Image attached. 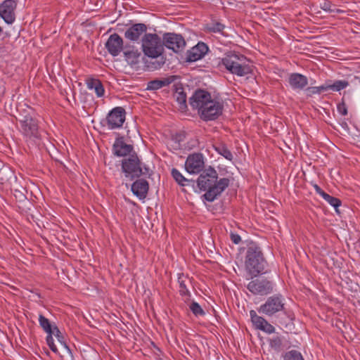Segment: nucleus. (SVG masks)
<instances>
[{"label":"nucleus","instance_id":"nucleus-6","mask_svg":"<svg viewBox=\"0 0 360 360\" xmlns=\"http://www.w3.org/2000/svg\"><path fill=\"white\" fill-rule=\"evenodd\" d=\"M283 297L281 295H275L268 297L264 304L258 309L259 313L272 316L274 314L282 311L284 308Z\"/></svg>","mask_w":360,"mask_h":360},{"label":"nucleus","instance_id":"nucleus-46","mask_svg":"<svg viewBox=\"0 0 360 360\" xmlns=\"http://www.w3.org/2000/svg\"><path fill=\"white\" fill-rule=\"evenodd\" d=\"M359 82H360V78H359Z\"/></svg>","mask_w":360,"mask_h":360},{"label":"nucleus","instance_id":"nucleus-21","mask_svg":"<svg viewBox=\"0 0 360 360\" xmlns=\"http://www.w3.org/2000/svg\"><path fill=\"white\" fill-rule=\"evenodd\" d=\"M149 189L148 182L143 179H138L131 185V191L140 200L146 198Z\"/></svg>","mask_w":360,"mask_h":360},{"label":"nucleus","instance_id":"nucleus-3","mask_svg":"<svg viewBox=\"0 0 360 360\" xmlns=\"http://www.w3.org/2000/svg\"><path fill=\"white\" fill-rule=\"evenodd\" d=\"M266 262L264 257L261 248L256 244H251L246 252L245 268L248 272L253 277L263 274Z\"/></svg>","mask_w":360,"mask_h":360},{"label":"nucleus","instance_id":"nucleus-42","mask_svg":"<svg viewBox=\"0 0 360 360\" xmlns=\"http://www.w3.org/2000/svg\"><path fill=\"white\" fill-rule=\"evenodd\" d=\"M314 188L316 192L318 194H319L321 196L323 197L326 194V193L317 184H314Z\"/></svg>","mask_w":360,"mask_h":360},{"label":"nucleus","instance_id":"nucleus-9","mask_svg":"<svg viewBox=\"0 0 360 360\" xmlns=\"http://www.w3.org/2000/svg\"><path fill=\"white\" fill-rule=\"evenodd\" d=\"M163 44L175 53L182 51L186 46V41L181 34L165 33L163 36Z\"/></svg>","mask_w":360,"mask_h":360},{"label":"nucleus","instance_id":"nucleus-35","mask_svg":"<svg viewBox=\"0 0 360 360\" xmlns=\"http://www.w3.org/2000/svg\"><path fill=\"white\" fill-rule=\"evenodd\" d=\"M190 309L195 316H202L205 314V311L196 302L191 304Z\"/></svg>","mask_w":360,"mask_h":360},{"label":"nucleus","instance_id":"nucleus-18","mask_svg":"<svg viewBox=\"0 0 360 360\" xmlns=\"http://www.w3.org/2000/svg\"><path fill=\"white\" fill-rule=\"evenodd\" d=\"M147 26L144 23H136L130 26L124 32V37L132 41H138L143 34H146Z\"/></svg>","mask_w":360,"mask_h":360},{"label":"nucleus","instance_id":"nucleus-12","mask_svg":"<svg viewBox=\"0 0 360 360\" xmlns=\"http://www.w3.org/2000/svg\"><path fill=\"white\" fill-rule=\"evenodd\" d=\"M17 2L15 0H4L0 4V17L8 24H12L15 20V10Z\"/></svg>","mask_w":360,"mask_h":360},{"label":"nucleus","instance_id":"nucleus-25","mask_svg":"<svg viewBox=\"0 0 360 360\" xmlns=\"http://www.w3.org/2000/svg\"><path fill=\"white\" fill-rule=\"evenodd\" d=\"M124 55L126 61L131 66L138 65L139 63L140 57L141 56V53L137 50L126 51L124 52Z\"/></svg>","mask_w":360,"mask_h":360},{"label":"nucleus","instance_id":"nucleus-22","mask_svg":"<svg viewBox=\"0 0 360 360\" xmlns=\"http://www.w3.org/2000/svg\"><path fill=\"white\" fill-rule=\"evenodd\" d=\"M176 79V76L172 75L168 77H165L162 79H156L151 81H149L147 83L146 90L148 91H156L162 87L167 86L172 82H174Z\"/></svg>","mask_w":360,"mask_h":360},{"label":"nucleus","instance_id":"nucleus-4","mask_svg":"<svg viewBox=\"0 0 360 360\" xmlns=\"http://www.w3.org/2000/svg\"><path fill=\"white\" fill-rule=\"evenodd\" d=\"M122 171L124 176L131 181L142 174L148 173V168H141V162L136 153H133L122 160Z\"/></svg>","mask_w":360,"mask_h":360},{"label":"nucleus","instance_id":"nucleus-40","mask_svg":"<svg viewBox=\"0 0 360 360\" xmlns=\"http://www.w3.org/2000/svg\"><path fill=\"white\" fill-rule=\"evenodd\" d=\"M338 111L340 114L342 115H346L347 114V109L346 105L342 103L338 105Z\"/></svg>","mask_w":360,"mask_h":360},{"label":"nucleus","instance_id":"nucleus-5","mask_svg":"<svg viewBox=\"0 0 360 360\" xmlns=\"http://www.w3.org/2000/svg\"><path fill=\"white\" fill-rule=\"evenodd\" d=\"M142 49L144 54L153 59L158 58L162 53V42L156 34H145L142 38Z\"/></svg>","mask_w":360,"mask_h":360},{"label":"nucleus","instance_id":"nucleus-1","mask_svg":"<svg viewBox=\"0 0 360 360\" xmlns=\"http://www.w3.org/2000/svg\"><path fill=\"white\" fill-rule=\"evenodd\" d=\"M217 171L210 167L205 169L198 176L197 184L202 191H206L202 197L208 202H213L229 186L230 180L222 178L217 181Z\"/></svg>","mask_w":360,"mask_h":360},{"label":"nucleus","instance_id":"nucleus-29","mask_svg":"<svg viewBox=\"0 0 360 360\" xmlns=\"http://www.w3.org/2000/svg\"><path fill=\"white\" fill-rule=\"evenodd\" d=\"M328 90H332L333 91H339L349 85V82L346 80H337L333 83L331 81H326Z\"/></svg>","mask_w":360,"mask_h":360},{"label":"nucleus","instance_id":"nucleus-31","mask_svg":"<svg viewBox=\"0 0 360 360\" xmlns=\"http://www.w3.org/2000/svg\"><path fill=\"white\" fill-rule=\"evenodd\" d=\"M306 94L307 96H312L314 94H320L323 91H328L326 82L320 86H311L306 89Z\"/></svg>","mask_w":360,"mask_h":360},{"label":"nucleus","instance_id":"nucleus-8","mask_svg":"<svg viewBox=\"0 0 360 360\" xmlns=\"http://www.w3.org/2000/svg\"><path fill=\"white\" fill-rule=\"evenodd\" d=\"M223 105L219 101L211 99L200 112L204 120H214L222 113Z\"/></svg>","mask_w":360,"mask_h":360},{"label":"nucleus","instance_id":"nucleus-30","mask_svg":"<svg viewBox=\"0 0 360 360\" xmlns=\"http://www.w3.org/2000/svg\"><path fill=\"white\" fill-rule=\"evenodd\" d=\"M215 150L225 158L228 160H232L233 158L232 153L228 149V148L224 144H219L217 146H214Z\"/></svg>","mask_w":360,"mask_h":360},{"label":"nucleus","instance_id":"nucleus-17","mask_svg":"<svg viewBox=\"0 0 360 360\" xmlns=\"http://www.w3.org/2000/svg\"><path fill=\"white\" fill-rule=\"evenodd\" d=\"M39 323L43 330L47 333L46 342L49 348L54 353H58V349L53 342V338H51V331L53 330V326L51 322L42 314L39 316Z\"/></svg>","mask_w":360,"mask_h":360},{"label":"nucleus","instance_id":"nucleus-36","mask_svg":"<svg viewBox=\"0 0 360 360\" xmlns=\"http://www.w3.org/2000/svg\"><path fill=\"white\" fill-rule=\"evenodd\" d=\"M269 345L274 350L279 351L282 346V339L278 336L274 337L269 340Z\"/></svg>","mask_w":360,"mask_h":360},{"label":"nucleus","instance_id":"nucleus-39","mask_svg":"<svg viewBox=\"0 0 360 360\" xmlns=\"http://www.w3.org/2000/svg\"><path fill=\"white\" fill-rule=\"evenodd\" d=\"M230 238L234 244H238L241 241L240 236L235 233L231 232L230 234Z\"/></svg>","mask_w":360,"mask_h":360},{"label":"nucleus","instance_id":"nucleus-7","mask_svg":"<svg viewBox=\"0 0 360 360\" xmlns=\"http://www.w3.org/2000/svg\"><path fill=\"white\" fill-rule=\"evenodd\" d=\"M126 112L122 107H115L106 116L105 121L110 129L121 128L125 121Z\"/></svg>","mask_w":360,"mask_h":360},{"label":"nucleus","instance_id":"nucleus-27","mask_svg":"<svg viewBox=\"0 0 360 360\" xmlns=\"http://www.w3.org/2000/svg\"><path fill=\"white\" fill-rule=\"evenodd\" d=\"M178 282L179 283L180 295L182 296H189L190 292L187 288V284L191 283L190 279L184 274H181L178 278Z\"/></svg>","mask_w":360,"mask_h":360},{"label":"nucleus","instance_id":"nucleus-32","mask_svg":"<svg viewBox=\"0 0 360 360\" xmlns=\"http://www.w3.org/2000/svg\"><path fill=\"white\" fill-rule=\"evenodd\" d=\"M172 176L175 181L181 186H185L186 182H189L190 180L186 179L181 173L176 169L173 168L172 169Z\"/></svg>","mask_w":360,"mask_h":360},{"label":"nucleus","instance_id":"nucleus-45","mask_svg":"<svg viewBox=\"0 0 360 360\" xmlns=\"http://www.w3.org/2000/svg\"><path fill=\"white\" fill-rule=\"evenodd\" d=\"M21 196H22V198H25V195H24L23 194H22V193H21Z\"/></svg>","mask_w":360,"mask_h":360},{"label":"nucleus","instance_id":"nucleus-13","mask_svg":"<svg viewBox=\"0 0 360 360\" xmlns=\"http://www.w3.org/2000/svg\"><path fill=\"white\" fill-rule=\"evenodd\" d=\"M211 99V95L209 92L199 89L190 98L189 103L191 107L194 109H197L200 113L206 106L207 103Z\"/></svg>","mask_w":360,"mask_h":360},{"label":"nucleus","instance_id":"nucleus-23","mask_svg":"<svg viewBox=\"0 0 360 360\" xmlns=\"http://www.w3.org/2000/svg\"><path fill=\"white\" fill-rule=\"evenodd\" d=\"M288 82L293 89L302 90L308 84V79L302 74L292 73L289 76Z\"/></svg>","mask_w":360,"mask_h":360},{"label":"nucleus","instance_id":"nucleus-19","mask_svg":"<svg viewBox=\"0 0 360 360\" xmlns=\"http://www.w3.org/2000/svg\"><path fill=\"white\" fill-rule=\"evenodd\" d=\"M207 51V46L203 42H200L187 51L186 60L188 62H195L201 59Z\"/></svg>","mask_w":360,"mask_h":360},{"label":"nucleus","instance_id":"nucleus-43","mask_svg":"<svg viewBox=\"0 0 360 360\" xmlns=\"http://www.w3.org/2000/svg\"><path fill=\"white\" fill-rule=\"evenodd\" d=\"M3 52V47L0 45V54Z\"/></svg>","mask_w":360,"mask_h":360},{"label":"nucleus","instance_id":"nucleus-44","mask_svg":"<svg viewBox=\"0 0 360 360\" xmlns=\"http://www.w3.org/2000/svg\"><path fill=\"white\" fill-rule=\"evenodd\" d=\"M2 32V29L1 27H0V34Z\"/></svg>","mask_w":360,"mask_h":360},{"label":"nucleus","instance_id":"nucleus-20","mask_svg":"<svg viewBox=\"0 0 360 360\" xmlns=\"http://www.w3.org/2000/svg\"><path fill=\"white\" fill-rule=\"evenodd\" d=\"M113 153L118 157H124L132 155L133 146L124 142L122 137L116 139L112 146Z\"/></svg>","mask_w":360,"mask_h":360},{"label":"nucleus","instance_id":"nucleus-14","mask_svg":"<svg viewBox=\"0 0 360 360\" xmlns=\"http://www.w3.org/2000/svg\"><path fill=\"white\" fill-rule=\"evenodd\" d=\"M123 44L122 38L118 34L114 33L109 37L105 46L111 56H117L122 52Z\"/></svg>","mask_w":360,"mask_h":360},{"label":"nucleus","instance_id":"nucleus-16","mask_svg":"<svg viewBox=\"0 0 360 360\" xmlns=\"http://www.w3.org/2000/svg\"><path fill=\"white\" fill-rule=\"evenodd\" d=\"M251 321L255 328L262 330L266 333L271 334L274 333L275 328L270 324L265 319L257 314L255 310L250 311Z\"/></svg>","mask_w":360,"mask_h":360},{"label":"nucleus","instance_id":"nucleus-34","mask_svg":"<svg viewBox=\"0 0 360 360\" xmlns=\"http://www.w3.org/2000/svg\"><path fill=\"white\" fill-rule=\"evenodd\" d=\"M323 198L326 200L330 205L334 207L338 211V207L341 205V200L337 198L330 195L326 193L323 196Z\"/></svg>","mask_w":360,"mask_h":360},{"label":"nucleus","instance_id":"nucleus-26","mask_svg":"<svg viewBox=\"0 0 360 360\" xmlns=\"http://www.w3.org/2000/svg\"><path fill=\"white\" fill-rule=\"evenodd\" d=\"M225 28V25L222 23L217 21H212L210 23H208L205 27V31L209 33H219L222 35H224V30Z\"/></svg>","mask_w":360,"mask_h":360},{"label":"nucleus","instance_id":"nucleus-38","mask_svg":"<svg viewBox=\"0 0 360 360\" xmlns=\"http://www.w3.org/2000/svg\"><path fill=\"white\" fill-rule=\"evenodd\" d=\"M176 101L184 107L186 106V94L183 91L176 92Z\"/></svg>","mask_w":360,"mask_h":360},{"label":"nucleus","instance_id":"nucleus-2","mask_svg":"<svg viewBox=\"0 0 360 360\" xmlns=\"http://www.w3.org/2000/svg\"><path fill=\"white\" fill-rule=\"evenodd\" d=\"M221 64L233 75L243 77L252 72V66L245 56L235 52H229L221 59Z\"/></svg>","mask_w":360,"mask_h":360},{"label":"nucleus","instance_id":"nucleus-15","mask_svg":"<svg viewBox=\"0 0 360 360\" xmlns=\"http://www.w3.org/2000/svg\"><path fill=\"white\" fill-rule=\"evenodd\" d=\"M20 123L25 136L35 138L39 136L37 120L34 119L32 116L25 115L24 118L20 120Z\"/></svg>","mask_w":360,"mask_h":360},{"label":"nucleus","instance_id":"nucleus-33","mask_svg":"<svg viewBox=\"0 0 360 360\" xmlns=\"http://www.w3.org/2000/svg\"><path fill=\"white\" fill-rule=\"evenodd\" d=\"M284 360H304L301 353L296 350H291L285 353Z\"/></svg>","mask_w":360,"mask_h":360},{"label":"nucleus","instance_id":"nucleus-28","mask_svg":"<svg viewBox=\"0 0 360 360\" xmlns=\"http://www.w3.org/2000/svg\"><path fill=\"white\" fill-rule=\"evenodd\" d=\"M53 336L57 339L58 342L60 343V346L65 349L68 353H71V351L68 346L66 344L65 338L62 333L59 330L58 328L56 326H53V330L51 331V338Z\"/></svg>","mask_w":360,"mask_h":360},{"label":"nucleus","instance_id":"nucleus-41","mask_svg":"<svg viewBox=\"0 0 360 360\" xmlns=\"http://www.w3.org/2000/svg\"><path fill=\"white\" fill-rule=\"evenodd\" d=\"M151 63H152V65L150 66V68L152 69H159L164 64V61L159 62V61L155 60L154 62H152Z\"/></svg>","mask_w":360,"mask_h":360},{"label":"nucleus","instance_id":"nucleus-24","mask_svg":"<svg viewBox=\"0 0 360 360\" xmlns=\"http://www.w3.org/2000/svg\"><path fill=\"white\" fill-rule=\"evenodd\" d=\"M87 87L90 90H94L98 97H101L104 95V87L99 79H89L86 82Z\"/></svg>","mask_w":360,"mask_h":360},{"label":"nucleus","instance_id":"nucleus-37","mask_svg":"<svg viewBox=\"0 0 360 360\" xmlns=\"http://www.w3.org/2000/svg\"><path fill=\"white\" fill-rule=\"evenodd\" d=\"M320 7L326 11L335 12L336 11L337 12H339V10L335 9V6L328 0H322V1L320 2Z\"/></svg>","mask_w":360,"mask_h":360},{"label":"nucleus","instance_id":"nucleus-10","mask_svg":"<svg viewBox=\"0 0 360 360\" xmlns=\"http://www.w3.org/2000/svg\"><path fill=\"white\" fill-rule=\"evenodd\" d=\"M247 288L252 294L259 295H265L273 291L271 282L266 279L252 280L248 284Z\"/></svg>","mask_w":360,"mask_h":360},{"label":"nucleus","instance_id":"nucleus-11","mask_svg":"<svg viewBox=\"0 0 360 360\" xmlns=\"http://www.w3.org/2000/svg\"><path fill=\"white\" fill-rule=\"evenodd\" d=\"M204 158L201 153H193L188 156L185 169L189 174H199L204 168Z\"/></svg>","mask_w":360,"mask_h":360}]
</instances>
